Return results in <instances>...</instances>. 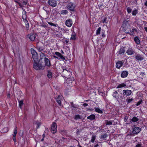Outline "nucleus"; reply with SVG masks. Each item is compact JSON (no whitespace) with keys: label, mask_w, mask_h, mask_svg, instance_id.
<instances>
[{"label":"nucleus","mask_w":147,"mask_h":147,"mask_svg":"<svg viewBox=\"0 0 147 147\" xmlns=\"http://www.w3.org/2000/svg\"><path fill=\"white\" fill-rule=\"evenodd\" d=\"M145 5L147 7V1H146L144 3Z\"/></svg>","instance_id":"obj_52"},{"label":"nucleus","mask_w":147,"mask_h":147,"mask_svg":"<svg viewBox=\"0 0 147 147\" xmlns=\"http://www.w3.org/2000/svg\"><path fill=\"white\" fill-rule=\"evenodd\" d=\"M102 36L103 37H105V36L104 35V34H102Z\"/></svg>","instance_id":"obj_60"},{"label":"nucleus","mask_w":147,"mask_h":147,"mask_svg":"<svg viewBox=\"0 0 147 147\" xmlns=\"http://www.w3.org/2000/svg\"><path fill=\"white\" fill-rule=\"evenodd\" d=\"M142 100H140L137 103L136 106H138L142 102Z\"/></svg>","instance_id":"obj_44"},{"label":"nucleus","mask_w":147,"mask_h":147,"mask_svg":"<svg viewBox=\"0 0 147 147\" xmlns=\"http://www.w3.org/2000/svg\"><path fill=\"white\" fill-rule=\"evenodd\" d=\"M126 86V84L124 83H121L119 84L118 86L117 87V88H122L125 86Z\"/></svg>","instance_id":"obj_27"},{"label":"nucleus","mask_w":147,"mask_h":147,"mask_svg":"<svg viewBox=\"0 0 147 147\" xmlns=\"http://www.w3.org/2000/svg\"><path fill=\"white\" fill-rule=\"evenodd\" d=\"M57 131V125L56 123L53 122L51 126V132L55 134Z\"/></svg>","instance_id":"obj_4"},{"label":"nucleus","mask_w":147,"mask_h":147,"mask_svg":"<svg viewBox=\"0 0 147 147\" xmlns=\"http://www.w3.org/2000/svg\"><path fill=\"white\" fill-rule=\"evenodd\" d=\"M70 105L72 108H77L78 106V105L74 104L73 102H70Z\"/></svg>","instance_id":"obj_30"},{"label":"nucleus","mask_w":147,"mask_h":147,"mask_svg":"<svg viewBox=\"0 0 147 147\" xmlns=\"http://www.w3.org/2000/svg\"><path fill=\"white\" fill-rule=\"evenodd\" d=\"M26 15H24V16H23V18L24 19L23 21L26 25V27L28 28L29 27V23L28 21L26 19Z\"/></svg>","instance_id":"obj_19"},{"label":"nucleus","mask_w":147,"mask_h":147,"mask_svg":"<svg viewBox=\"0 0 147 147\" xmlns=\"http://www.w3.org/2000/svg\"><path fill=\"white\" fill-rule=\"evenodd\" d=\"M135 53L134 51L132 49V47H129L126 52V53L129 55H134Z\"/></svg>","instance_id":"obj_7"},{"label":"nucleus","mask_w":147,"mask_h":147,"mask_svg":"<svg viewBox=\"0 0 147 147\" xmlns=\"http://www.w3.org/2000/svg\"><path fill=\"white\" fill-rule=\"evenodd\" d=\"M55 54L56 55L59 57L62 60H65V58L60 53L57 52H56L55 53Z\"/></svg>","instance_id":"obj_18"},{"label":"nucleus","mask_w":147,"mask_h":147,"mask_svg":"<svg viewBox=\"0 0 147 147\" xmlns=\"http://www.w3.org/2000/svg\"><path fill=\"white\" fill-rule=\"evenodd\" d=\"M47 3L50 6L53 7H55L57 4V2L56 0H49Z\"/></svg>","instance_id":"obj_6"},{"label":"nucleus","mask_w":147,"mask_h":147,"mask_svg":"<svg viewBox=\"0 0 147 147\" xmlns=\"http://www.w3.org/2000/svg\"><path fill=\"white\" fill-rule=\"evenodd\" d=\"M8 131V129L7 127H4L3 129V132L5 133L7 132Z\"/></svg>","instance_id":"obj_40"},{"label":"nucleus","mask_w":147,"mask_h":147,"mask_svg":"<svg viewBox=\"0 0 147 147\" xmlns=\"http://www.w3.org/2000/svg\"><path fill=\"white\" fill-rule=\"evenodd\" d=\"M7 96L8 98H10V94H8L7 95Z\"/></svg>","instance_id":"obj_54"},{"label":"nucleus","mask_w":147,"mask_h":147,"mask_svg":"<svg viewBox=\"0 0 147 147\" xmlns=\"http://www.w3.org/2000/svg\"><path fill=\"white\" fill-rule=\"evenodd\" d=\"M27 37L31 40L34 41L35 38V35L34 34H30L27 35Z\"/></svg>","instance_id":"obj_11"},{"label":"nucleus","mask_w":147,"mask_h":147,"mask_svg":"<svg viewBox=\"0 0 147 147\" xmlns=\"http://www.w3.org/2000/svg\"><path fill=\"white\" fill-rule=\"evenodd\" d=\"M17 127H16L14 129V134L13 136H16L17 134Z\"/></svg>","instance_id":"obj_38"},{"label":"nucleus","mask_w":147,"mask_h":147,"mask_svg":"<svg viewBox=\"0 0 147 147\" xmlns=\"http://www.w3.org/2000/svg\"><path fill=\"white\" fill-rule=\"evenodd\" d=\"M96 135L94 134H92L90 142H92V143H94L96 139Z\"/></svg>","instance_id":"obj_21"},{"label":"nucleus","mask_w":147,"mask_h":147,"mask_svg":"<svg viewBox=\"0 0 147 147\" xmlns=\"http://www.w3.org/2000/svg\"><path fill=\"white\" fill-rule=\"evenodd\" d=\"M34 63L33 65V67L36 70L43 69L45 66L42 65L41 64L38 63V60L36 62L34 61Z\"/></svg>","instance_id":"obj_1"},{"label":"nucleus","mask_w":147,"mask_h":147,"mask_svg":"<svg viewBox=\"0 0 147 147\" xmlns=\"http://www.w3.org/2000/svg\"><path fill=\"white\" fill-rule=\"evenodd\" d=\"M140 75L142 76L143 77L145 75V73L143 72H140Z\"/></svg>","instance_id":"obj_45"},{"label":"nucleus","mask_w":147,"mask_h":147,"mask_svg":"<svg viewBox=\"0 0 147 147\" xmlns=\"http://www.w3.org/2000/svg\"><path fill=\"white\" fill-rule=\"evenodd\" d=\"M107 136V134L105 133L102 134L101 135V136L100 137L101 139H102L103 140H105Z\"/></svg>","instance_id":"obj_25"},{"label":"nucleus","mask_w":147,"mask_h":147,"mask_svg":"<svg viewBox=\"0 0 147 147\" xmlns=\"http://www.w3.org/2000/svg\"><path fill=\"white\" fill-rule=\"evenodd\" d=\"M125 52V49L124 47H123L121 48L119 51H118L117 54L118 55H123Z\"/></svg>","instance_id":"obj_12"},{"label":"nucleus","mask_w":147,"mask_h":147,"mask_svg":"<svg viewBox=\"0 0 147 147\" xmlns=\"http://www.w3.org/2000/svg\"><path fill=\"white\" fill-rule=\"evenodd\" d=\"M139 119L136 117H134L133 118L131 119V121L133 122H136L138 121Z\"/></svg>","instance_id":"obj_34"},{"label":"nucleus","mask_w":147,"mask_h":147,"mask_svg":"<svg viewBox=\"0 0 147 147\" xmlns=\"http://www.w3.org/2000/svg\"><path fill=\"white\" fill-rule=\"evenodd\" d=\"M106 123L107 125H112V122L110 121H106Z\"/></svg>","instance_id":"obj_41"},{"label":"nucleus","mask_w":147,"mask_h":147,"mask_svg":"<svg viewBox=\"0 0 147 147\" xmlns=\"http://www.w3.org/2000/svg\"><path fill=\"white\" fill-rule=\"evenodd\" d=\"M47 23L51 26H53L55 27H57V24H54L51 22H47Z\"/></svg>","instance_id":"obj_39"},{"label":"nucleus","mask_w":147,"mask_h":147,"mask_svg":"<svg viewBox=\"0 0 147 147\" xmlns=\"http://www.w3.org/2000/svg\"><path fill=\"white\" fill-rule=\"evenodd\" d=\"M135 59L138 60L139 61H141L144 59V58L142 55H140V54H137L135 57Z\"/></svg>","instance_id":"obj_16"},{"label":"nucleus","mask_w":147,"mask_h":147,"mask_svg":"<svg viewBox=\"0 0 147 147\" xmlns=\"http://www.w3.org/2000/svg\"><path fill=\"white\" fill-rule=\"evenodd\" d=\"M101 30V28L99 27L98 29L96 30V35H98L100 34Z\"/></svg>","instance_id":"obj_35"},{"label":"nucleus","mask_w":147,"mask_h":147,"mask_svg":"<svg viewBox=\"0 0 147 147\" xmlns=\"http://www.w3.org/2000/svg\"><path fill=\"white\" fill-rule=\"evenodd\" d=\"M47 76L49 78H51L52 76V73L50 71H48Z\"/></svg>","instance_id":"obj_32"},{"label":"nucleus","mask_w":147,"mask_h":147,"mask_svg":"<svg viewBox=\"0 0 147 147\" xmlns=\"http://www.w3.org/2000/svg\"><path fill=\"white\" fill-rule=\"evenodd\" d=\"M137 32L136 29L134 28L132 30L128 31L127 33L131 35L134 36Z\"/></svg>","instance_id":"obj_10"},{"label":"nucleus","mask_w":147,"mask_h":147,"mask_svg":"<svg viewBox=\"0 0 147 147\" xmlns=\"http://www.w3.org/2000/svg\"><path fill=\"white\" fill-rule=\"evenodd\" d=\"M67 9L69 10L73 11L75 7V5L72 3H69L67 6Z\"/></svg>","instance_id":"obj_5"},{"label":"nucleus","mask_w":147,"mask_h":147,"mask_svg":"<svg viewBox=\"0 0 147 147\" xmlns=\"http://www.w3.org/2000/svg\"><path fill=\"white\" fill-rule=\"evenodd\" d=\"M42 23L40 24V26L44 28H47V23H45L43 22V20H42Z\"/></svg>","instance_id":"obj_26"},{"label":"nucleus","mask_w":147,"mask_h":147,"mask_svg":"<svg viewBox=\"0 0 147 147\" xmlns=\"http://www.w3.org/2000/svg\"><path fill=\"white\" fill-rule=\"evenodd\" d=\"M138 13V10L136 9H134L133 11H132V15L134 16H135Z\"/></svg>","instance_id":"obj_29"},{"label":"nucleus","mask_w":147,"mask_h":147,"mask_svg":"<svg viewBox=\"0 0 147 147\" xmlns=\"http://www.w3.org/2000/svg\"><path fill=\"white\" fill-rule=\"evenodd\" d=\"M70 147H75L74 146H70Z\"/></svg>","instance_id":"obj_64"},{"label":"nucleus","mask_w":147,"mask_h":147,"mask_svg":"<svg viewBox=\"0 0 147 147\" xmlns=\"http://www.w3.org/2000/svg\"><path fill=\"white\" fill-rule=\"evenodd\" d=\"M43 140H44V138H43L42 139L41 141H43Z\"/></svg>","instance_id":"obj_62"},{"label":"nucleus","mask_w":147,"mask_h":147,"mask_svg":"<svg viewBox=\"0 0 147 147\" xmlns=\"http://www.w3.org/2000/svg\"><path fill=\"white\" fill-rule=\"evenodd\" d=\"M133 100L132 98H127L126 99V101L127 102V103H129L131 102Z\"/></svg>","instance_id":"obj_36"},{"label":"nucleus","mask_w":147,"mask_h":147,"mask_svg":"<svg viewBox=\"0 0 147 147\" xmlns=\"http://www.w3.org/2000/svg\"><path fill=\"white\" fill-rule=\"evenodd\" d=\"M61 52L62 54L64 53V52L62 50H61Z\"/></svg>","instance_id":"obj_55"},{"label":"nucleus","mask_w":147,"mask_h":147,"mask_svg":"<svg viewBox=\"0 0 147 147\" xmlns=\"http://www.w3.org/2000/svg\"><path fill=\"white\" fill-rule=\"evenodd\" d=\"M82 118V116H80L79 115H76L74 117V119L76 120L81 119Z\"/></svg>","instance_id":"obj_31"},{"label":"nucleus","mask_w":147,"mask_h":147,"mask_svg":"<svg viewBox=\"0 0 147 147\" xmlns=\"http://www.w3.org/2000/svg\"><path fill=\"white\" fill-rule=\"evenodd\" d=\"M37 128H38L39 127V126L40 125V123H37Z\"/></svg>","instance_id":"obj_51"},{"label":"nucleus","mask_w":147,"mask_h":147,"mask_svg":"<svg viewBox=\"0 0 147 147\" xmlns=\"http://www.w3.org/2000/svg\"><path fill=\"white\" fill-rule=\"evenodd\" d=\"M128 74L127 71H124L121 72V76L122 78H125L127 77Z\"/></svg>","instance_id":"obj_15"},{"label":"nucleus","mask_w":147,"mask_h":147,"mask_svg":"<svg viewBox=\"0 0 147 147\" xmlns=\"http://www.w3.org/2000/svg\"><path fill=\"white\" fill-rule=\"evenodd\" d=\"M46 55L42 53H41L40 54V60H42L43 58H44L45 57H46Z\"/></svg>","instance_id":"obj_28"},{"label":"nucleus","mask_w":147,"mask_h":147,"mask_svg":"<svg viewBox=\"0 0 147 147\" xmlns=\"http://www.w3.org/2000/svg\"><path fill=\"white\" fill-rule=\"evenodd\" d=\"M62 97V96L61 95H59L58 96V98L57 100V102L59 104V105L61 106V100L59 99Z\"/></svg>","instance_id":"obj_23"},{"label":"nucleus","mask_w":147,"mask_h":147,"mask_svg":"<svg viewBox=\"0 0 147 147\" xmlns=\"http://www.w3.org/2000/svg\"><path fill=\"white\" fill-rule=\"evenodd\" d=\"M99 146V145L98 144H96L95 145L94 147H98Z\"/></svg>","instance_id":"obj_53"},{"label":"nucleus","mask_w":147,"mask_h":147,"mask_svg":"<svg viewBox=\"0 0 147 147\" xmlns=\"http://www.w3.org/2000/svg\"><path fill=\"white\" fill-rule=\"evenodd\" d=\"M44 60L45 65L48 67H50L51 66L50 62L48 58L47 57H45L44 58Z\"/></svg>","instance_id":"obj_14"},{"label":"nucleus","mask_w":147,"mask_h":147,"mask_svg":"<svg viewBox=\"0 0 147 147\" xmlns=\"http://www.w3.org/2000/svg\"><path fill=\"white\" fill-rule=\"evenodd\" d=\"M27 4V2L26 1H23V4L24 5H26Z\"/></svg>","instance_id":"obj_50"},{"label":"nucleus","mask_w":147,"mask_h":147,"mask_svg":"<svg viewBox=\"0 0 147 147\" xmlns=\"http://www.w3.org/2000/svg\"><path fill=\"white\" fill-rule=\"evenodd\" d=\"M117 94L118 92L117 91H115L113 92L112 94V95L114 98H115L116 99H117Z\"/></svg>","instance_id":"obj_33"},{"label":"nucleus","mask_w":147,"mask_h":147,"mask_svg":"<svg viewBox=\"0 0 147 147\" xmlns=\"http://www.w3.org/2000/svg\"><path fill=\"white\" fill-rule=\"evenodd\" d=\"M140 130L141 128H140L136 127L133 129L132 131V133L134 134H137L140 131Z\"/></svg>","instance_id":"obj_9"},{"label":"nucleus","mask_w":147,"mask_h":147,"mask_svg":"<svg viewBox=\"0 0 147 147\" xmlns=\"http://www.w3.org/2000/svg\"><path fill=\"white\" fill-rule=\"evenodd\" d=\"M132 9L130 7H128L127 9V10L128 13H131L132 11Z\"/></svg>","instance_id":"obj_43"},{"label":"nucleus","mask_w":147,"mask_h":147,"mask_svg":"<svg viewBox=\"0 0 147 147\" xmlns=\"http://www.w3.org/2000/svg\"><path fill=\"white\" fill-rule=\"evenodd\" d=\"M134 40L137 45H139L140 42V40L138 36H136L134 38Z\"/></svg>","instance_id":"obj_20"},{"label":"nucleus","mask_w":147,"mask_h":147,"mask_svg":"<svg viewBox=\"0 0 147 147\" xmlns=\"http://www.w3.org/2000/svg\"><path fill=\"white\" fill-rule=\"evenodd\" d=\"M80 146H81L79 144V142H78V146H79V147H80Z\"/></svg>","instance_id":"obj_59"},{"label":"nucleus","mask_w":147,"mask_h":147,"mask_svg":"<svg viewBox=\"0 0 147 147\" xmlns=\"http://www.w3.org/2000/svg\"><path fill=\"white\" fill-rule=\"evenodd\" d=\"M95 118V115L93 114H92L87 117V119L90 120L94 119Z\"/></svg>","instance_id":"obj_24"},{"label":"nucleus","mask_w":147,"mask_h":147,"mask_svg":"<svg viewBox=\"0 0 147 147\" xmlns=\"http://www.w3.org/2000/svg\"><path fill=\"white\" fill-rule=\"evenodd\" d=\"M83 105L84 106V107H87L88 106V104L87 103H85L84 104H83Z\"/></svg>","instance_id":"obj_49"},{"label":"nucleus","mask_w":147,"mask_h":147,"mask_svg":"<svg viewBox=\"0 0 147 147\" xmlns=\"http://www.w3.org/2000/svg\"><path fill=\"white\" fill-rule=\"evenodd\" d=\"M13 139L15 142H16V136H13Z\"/></svg>","instance_id":"obj_48"},{"label":"nucleus","mask_w":147,"mask_h":147,"mask_svg":"<svg viewBox=\"0 0 147 147\" xmlns=\"http://www.w3.org/2000/svg\"><path fill=\"white\" fill-rule=\"evenodd\" d=\"M66 26L68 27H70L72 25V20L71 19H68L66 20L65 22Z\"/></svg>","instance_id":"obj_13"},{"label":"nucleus","mask_w":147,"mask_h":147,"mask_svg":"<svg viewBox=\"0 0 147 147\" xmlns=\"http://www.w3.org/2000/svg\"><path fill=\"white\" fill-rule=\"evenodd\" d=\"M106 19V18H105L104 19V22H104L105 21V19Z\"/></svg>","instance_id":"obj_61"},{"label":"nucleus","mask_w":147,"mask_h":147,"mask_svg":"<svg viewBox=\"0 0 147 147\" xmlns=\"http://www.w3.org/2000/svg\"><path fill=\"white\" fill-rule=\"evenodd\" d=\"M19 106L21 108L22 107L23 105V102L22 100H20L19 101Z\"/></svg>","instance_id":"obj_37"},{"label":"nucleus","mask_w":147,"mask_h":147,"mask_svg":"<svg viewBox=\"0 0 147 147\" xmlns=\"http://www.w3.org/2000/svg\"><path fill=\"white\" fill-rule=\"evenodd\" d=\"M127 62V60L126 59L122 60L121 61H118L116 63V67L118 69H120L123 64H125Z\"/></svg>","instance_id":"obj_3"},{"label":"nucleus","mask_w":147,"mask_h":147,"mask_svg":"<svg viewBox=\"0 0 147 147\" xmlns=\"http://www.w3.org/2000/svg\"><path fill=\"white\" fill-rule=\"evenodd\" d=\"M131 90H124L123 91V93L124 95L129 96L131 94Z\"/></svg>","instance_id":"obj_8"},{"label":"nucleus","mask_w":147,"mask_h":147,"mask_svg":"<svg viewBox=\"0 0 147 147\" xmlns=\"http://www.w3.org/2000/svg\"><path fill=\"white\" fill-rule=\"evenodd\" d=\"M103 94V93L102 92H100L99 93V94L101 95H102Z\"/></svg>","instance_id":"obj_56"},{"label":"nucleus","mask_w":147,"mask_h":147,"mask_svg":"<svg viewBox=\"0 0 147 147\" xmlns=\"http://www.w3.org/2000/svg\"><path fill=\"white\" fill-rule=\"evenodd\" d=\"M76 39V34L74 32H72L71 36L70 38L71 40H75Z\"/></svg>","instance_id":"obj_17"},{"label":"nucleus","mask_w":147,"mask_h":147,"mask_svg":"<svg viewBox=\"0 0 147 147\" xmlns=\"http://www.w3.org/2000/svg\"><path fill=\"white\" fill-rule=\"evenodd\" d=\"M37 49H38L39 51L40 52H41V51H42L43 50V49L41 47H37Z\"/></svg>","instance_id":"obj_46"},{"label":"nucleus","mask_w":147,"mask_h":147,"mask_svg":"<svg viewBox=\"0 0 147 147\" xmlns=\"http://www.w3.org/2000/svg\"><path fill=\"white\" fill-rule=\"evenodd\" d=\"M53 57L55 58H56V59H57L58 58V57H56V56H53Z\"/></svg>","instance_id":"obj_57"},{"label":"nucleus","mask_w":147,"mask_h":147,"mask_svg":"<svg viewBox=\"0 0 147 147\" xmlns=\"http://www.w3.org/2000/svg\"><path fill=\"white\" fill-rule=\"evenodd\" d=\"M31 51L34 61L35 62L37 61H38V58L36 52L32 48L31 49Z\"/></svg>","instance_id":"obj_2"},{"label":"nucleus","mask_w":147,"mask_h":147,"mask_svg":"<svg viewBox=\"0 0 147 147\" xmlns=\"http://www.w3.org/2000/svg\"><path fill=\"white\" fill-rule=\"evenodd\" d=\"M95 111L100 114L103 113L102 111L98 107H95L94 108Z\"/></svg>","instance_id":"obj_22"},{"label":"nucleus","mask_w":147,"mask_h":147,"mask_svg":"<svg viewBox=\"0 0 147 147\" xmlns=\"http://www.w3.org/2000/svg\"><path fill=\"white\" fill-rule=\"evenodd\" d=\"M42 136H43V138H44L45 136V135L44 134H43V135H42Z\"/></svg>","instance_id":"obj_58"},{"label":"nucleus","mask_w":147,"mask_h":147,"mask_svg":"<svg viewBox=\"0 0 147 147\" xmlns=\"http://www.w3.org/2000/svg\"><path fill=\"white\" fill-rule=\"evenodd\" d=\"M142 145L141 144H138L136 146V147H142Z\"/></svg>","instance_id":"obj_47"},{"label":"nucleus","mask_w":147,"mask_h":147,"mask_svg":"<svg viewBox=\"0 0 147 147\" xmlns=\"http://www.w3.org/2000/svg\"><path fill=\"white\" fill-rule=\"evenodd\" d=\"M19 5L20 7H22V5L20 4H19Z\"/></svg>","instance_id":"obj_63"},{"label":"nucleus","mask_w":147,"mask_h":147,"mask_svg":"<svg viewBox=\"0 0 147 147\" xmlns=\"http://www.w3.org/2000/svg\"><path fill=\"white\" fill-rule=\"evenodd\" d=\"M67 13V10H63L61 11V14H65Z\"/></svg>","instance_id":"obj_42"}]
</instances>
